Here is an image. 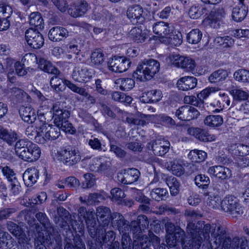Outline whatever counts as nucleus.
Returning a JSON list of instances; mask_svg holds the SVG:
<instances>
[{
	"instance_id": "nucleus-27",
	"label": "nucleus",
	"mask_w": 249,
	"mask_h": 249,
	"mask_svg": "<svg viewBox=\"0 0 249 249\" xmlns=\"http://www.w3.org/2000/svg\"><path fill=\"white\" fill-rule=\"evenodd\" d=\"M218 190L213 187L210 188L208 193L204 194L206 196H208L206 203L210 208H217L220 204L221 205L222 200L218 195Z\"/></svg>"
},
{
	"instance_id": "nucleus-60",
	"label": "nucleus",
	"mask_w": 249,
	"mask_h": 249,
	"mask_svg": "<svg viewBox=\"0 0 249 249\" xmlns=\"http://www.w3.org/2000/svg\"><path fill=\"white\" fill-rule=\"evenodd\" d=\"M36 217L47 230L51 228L49 220L45 213L42 212L37 213L36 214Z\"/></svg>"
},
{
	"instance_id": "nucleus-62",
	"label": "nucleus",
	"mask_w": 249,
	"mask_h": 249,
	"mask_svg": "<svg viewBox=\"0 0 249 249\" xmlns=\"http://www.w3.org/2000/svg\"><path fill=\"white\" fill-rule=\"evenodd\" d=\"M60 128V130L65 131L66 133H69L71 134H73L75 133L76 130L73 127L72 124L70 123L67 119L63 122L62 123L58 125Z\"/></svg>"
},
{
	"instance_id": "nucleus-37",
	"label": "nucleus",
	"mask_w": 249,
	"mask_h": 249,
	"mask_svg": "<svg viewBox=\"0 0 249 249\" xmlns=\"http://www.w3.org/2000/svg\"><path fill=\"white\" fill-rule=\"evenodd\" d=\"M29 19L30 25L36 28L35 30L42 29L44 28L43 19L39 12L32 13Z\"/></svg>"
},
{
	"instance_id": "nucleus-16",
	"label": "nucleus",
	"mask_w": 249,
	"mask_h": 249,
	"mask_svg": "<svg viewBox=\"0 0 249 249\" xmlns=\"http://www.w3.org/2000/svg\"><path fill=\"white\" fill-rule=\"evenodd\" d=\"M90 9L89 4L84 0L75 1L68 10L69 14L73 18L82 17Z\"/></svg>"
},
{
	"instance_id": "nucleus-22",
	"label": "nucleus",
	"mask_w": 249,
	"mask_h": 249,
	"mask_svg": "<svg viewBox=\"0 0 249 249\" xmlns=\"http://www.w3.org/2000/svg\"><path fill=\"white\" fill-rule=\"evenodd\" d=\"M50 112H53V119L56 125H59L62 123L70 116V111L67 109L61 108L58 103H55L53 105Z\"/></svg>"
},
{
	"instance_id": "nucleus-47",
	"label": "nucleus",
	"mask_w": 249,
	"mask_h": 249,
	"mask_svg": "<svg viewBox=\"0 0 249 249\" xmlns=\"http://www.w3.org/2000/svg\"><path fill=\"white\" fill-rule=\"evenodd\" d=\"M169 59L171 63L175 66L178 68H186L187 62L185 58L179 54L172 53L170 55Z\"/></svg>"
},
{
	"instance_id": "nucleus-54",
	"label": "nucleus",
	"mask_w": 249,
	"mask_h": 249,
	"mask_svg": "<svg viewBox=\"0 0 249 249\" xmlns=\"http://www.w3.org/2000/svg\"><path fill=\"white\" fill-rule=\"evenodd\" d=\"M233 77L237 81L249 83V71L245 69H239L234 72Z\"/></svg>"
},
{
	"instance_id": "nucleus-20",
	"label": "nucleus",
	"mask_w": 249,
	"mask_h": 249,
	"mask_svg": "<svg viewBox=\"0 0 249 249\" xmlns=\"http://www.w3.org/2000/svg\"><path fill=\"white\" fill-rule=\"evenodd\" d=\"M149 239L141 242V249H165L164 244H160V238L155 235L152 231H149Z\"/></svg>"
},
{
	"instance_id": "nucleus-45",
	"label": "nucleus",
	"mask_w": 249,
	"mask_h": 249,
	"mask_svg": "<svg viewBox=\"0 0 249 249\" xmlns=\"http://www.w3.org/2000/svg\"><path fill=\"white\" fill-rule=\"evenodd\" d=\"M160 42L166 44L168 43L176 46H179L182 42L181 34L180 33L176 34V32L175 34L172 33V34H170V33L169 36L165 38V40H160Z\"/></svg>"
},
{
	"instance_id": "nucleus-3",
	"label": "nucleus",
	"mask_w": 249,
	"mask_h": 249,
	"mask_svg": "<svg viewBox=\"0 0 249 249\" xmlns=\"http://www.w3.org/2000/svg\"><path fill=\"white\" fill-rule=\"evenodd\" d=\"M15 151L19 158L28 162L37 160L41 154V150L36 144L24 139L16 142Z\"/></svg>"
},
{
	"instance_id": "nucleus-32",
	"label": "nucleus",
	"mask_w": 249,
	"mask_h": 249,
	"mask_svg": "<svg viewBox=\"0 0 249 249\" xmlns=\"http://www.w3.org/2000/svg\"><path fill=\"white\" fill-rule=\"evenodd\" d=\"M129 37L136 43H142L145 41L146 33L140 27H135L130 31Z\"/></svg>"
},
{
	"instance_id": "nucleus-36",
	"label": "nucleus",
	"mask_w": 249,
	"mask_h": 249,
	"mask_svg": "<svg viewBox=\"0 0 249 249\" xmlns=\"http://www.w3.org/2000/svg\"><path fill=\"white\" fill-rule=\"evenodd\" d=\"M71 88L73 92L85 97V102H87L88 104L94 105L96 103V98L89 94L85 88L79 87L76 85H71Z\"/></svg>"
},
{
	"instance_id": "nucleus-57",
	"label": "nucleus",
	"mask_w": 249,
	"mask_h": 249,
	"mask_svg": "<svg viewBox=\"0 0 249 249\" xmlns=\"http://www.w3.org/2000/svg\"><path fill=\"white\" fill-rule=\"evenodd\" d=\"M129 230L132 233L134 236L137 238H139L142 233V231L143 230L142 228L138 224V222L133 220L129 224Z\"/></svg>"
},
{
	"instance_id": "nucleus-46",
	"label": "nucleus",
	"mask_w": 249,
	"mask_h": 249,
	"mask_svg": "<svg viewBox=\"0 0 249 249\" xmlns=\"http://www.w3.org/2000/svg\"><path fill=\"white\" fill-rule=\"evenodd\" d=\"M117 84H120V88L122 90L128 91L131 89L135 85V81L132 78H119L116 81Z\"/></svg>"
},
{
	"instance_id": "nucleus-26",
	"label": "nucleus",
	"mask_w": 249,
	"mask_h": 249,
	"mask_svg": "<svg viewBox=\"0 0 249 249\" xmlns=\"http://www.w3.org/2000/svg\"><path fill=\"white\" fill-rule=\"evenodd\" d=\"M69 36V32L61 26H55L51 28L48 34L49 39L53 42H59Z\"/></svg>"
},
{
	"instance_id": "nucleus-50",
	"label": "nucleus",
	"mask_w": 249,
	"mask_h": 249,
	"mask_svg": "<svg viewBox=\"0 0 249 249\" xmlns=\"http://www.w3.org/2000/svg\"><path fill=\"white\" fill-rule=\"evenodd\" d=\"M103 198L102 196L98 193L90 194L88 196H80L79 199L82 203L88 205H92L99 202Z\"/></svg>"
},
{
	"instance_id": "nucleus-40",
	"label": "nucleus",
	"mask_w": 249,
	"mask_h": 249,
	"mask_svg": "<svg viewBox=\"0 0 249 249\" xmlns=\"http://www.w3.org/2000/svg\"><path fill=\"white\" fill-rule=\"evenodd\" d=\"M36 130L33 126H28L25 131V134L29 139H35L36 142L44 143V139L42 138V133H39V130L36 128Z\"/></svg>"
},
{
	"instance_id": "nucleus-8",
	"label": "nucleus",
	"mask_w": 249,
	"mask_h": 249,
	"mask_svg": "<svg viewBox=\"0 0 249 249\" xmlns=\"http://www.w3.org/2000/svg\"><path fill=\"white\" fill-rule=\"evenodd\" d=\"M57 160L66 166H73L81 160L80 153L78 150L72 147L64 148L57 152Z\"/></svg>"
},
{
	"instance_id": "nucleus-49",
	"label": "nucleus",
	"mask_w": 249,
	"mask_h": 249,
	"mask_svg": "<svg viewBox=\"0 0 249 249\" xmlns=\"http://www.w3.org/2000/svg\"><path fill=\"white\" fill-rule=\"evenodd\" d=\"M165 181L170 189L171 194L177 195L179 192V183L177 178L172 176L168 177L166 178Z\"/></svg>"
},
{
	"instance_id": "nucleus-64",
	"label": "nucleus",
	"mask_w": 249,
	"mask_h": 249,
	"mask_svg": "<svg viewBox=\"0 0 249 249\" xmlns=\"http://www.w3.org/2000/svg\"><path fill=\"white\" fill-rule=\"evenodd\" d=\"M65 249H86L85 245L81 239H78L74 244L67 243Z\"/></svg>"
},
{
	"instance_id": "nucleus-17",
	"label": "nucleus",
	"mask_w": 249,
	"mask_h": 249,
	"mask_svg": "<svg viewBox=\"0 0 249 249\" xmlns=\"http://www.w3.org/2000/svg\"><path fill=\"white\" fill-rule=\"evenodd\" d=\"M96 216L98 222L100 223L99 226H96V228L102 226L106 230V227L108 225L112 218V213L110 209L103 206L97 207L96 211Z\"/></svg>"
},
{
	"instance_id": "nucleus-18",
	"label": "nucleus",
	"mask_w": 249,
	"mask_h": 249,
	"mask_svg": "<svg viewBox=\"0 0 249 249\" xmlns=\"http://www.w3.org/2000/svg\"><path fill=\"white\" fill-rule=\"evenodd\" d=\"M111 225L115 229L118 230L120 233L129 231V222L125 219L124 216L120 213L114 212L112 213Z\"/></svg>"
},
{
	"instance_id": "nucleus-44",
	"label": "nucleus",
	"mask_w": 249,
	"mask_h": 249,
	"mask_svg": "<svg viewBox=\"0 0 249 249\" xmlns=\"http://www.w3.org/2000/svg\"><path fill=\"white\" fill-rule=\"evenodd\" d=\"M150 196L153 199L159 201L165 200L168 196V193L166 189L157 188L151 190Z\"/></svg>"
},
{
	"instance_id": "nucleus-38",
	"label": "nucleus",
	"mask_w": 249,
	"mask_h": 249,
	"mask_svg": "<svg viewBox=\"0 0 249 249\" xmlns=\"http://www.w3.org/2000/svg\"><path fill=\"white\" fill-rule=\"evenodd\" d=\"M7 228L8 230L18 239L22 240L25 239L26 235L24 231L17 224L12 221H8Z\"/></svg>"
},
{
	"instance_id": "nucleus-5",
	"label": "nucleus",
	"mask_w": 249,
	"mask_h": 249,
	"mask_svg": "<svg viewBox=\"0 0 249 249\" xmlns=\"http://www.w3.org/2000/svg\"><path fill=\"white\" fill-rule=\"evenodd\" d=\"M160 69V62L154 59H144L138 65L133 76L140 81L150 80Z\"/></svg>"
},
{
	"instance_id": "nucleus-52",
	"label": "nucleus",
	"mask_w": 249,
	"mask_h": 249,
	"mask_svg": "<svg viewBox=\"0 0 249 249\" xmlns=\"http://www.w3.org/2000/svg\"><path fill=\"white\" fill-rule=\"evenodd\" d=\"M104 54L100 49H96L90 56L91 63L95 66L101 65L104 61Z\"/></svg>"
},
{
	"instance_id": "nucleus-19",
	"label": "nucleus",
	"mask_w": 249,
	"mask_h": 249,
	"mask_svg": "<svg viewBox=\"0 0 249 249\" xmlns=\"http://www.w3.org/2000/svg\"><path fill=\"white\" fill-rule=\"evenodd\" d=\"M188 133L203 142H212L216 139L215 135L210 134L207 131L198 127L189 128L188 129Z\"/></svg>"
},
{
	"instance_id": "nucleus-9",
	"label": "nucleus",
	"mask_w": 249,
	"mask_h": 249,
	"mask_svg": "<svg viewBox=\"0 0 249 249\" xmlns=\"http://www.w3.org/2000/svg\"><path fill=\"white\" fill-rule=\"evenodd\" d=\"M57 160L66 166H73L81 160L80 153L78 150L72 147L64 148L57 152Z\"/></svg>"
},
{
	"instance_id": "nucleus-42",
	"label": "nucleus",
	"mask_w": 249,
	"mask_h": 249,
	"mask_svg": "<svg viewBox=\"0 0 249 249\" xmlns=\"http://www.w3.org/2000/svg\"><path fill=\"white\" fill-rule=\"evenodd\" d=\"M223 122L220 115H209L204 120V124L209 127H215L220 126Z\"/></svg>"
},
{
	"instance_id": "nucleus-33",
	"label": "nucleus",
	"mask_w": 249,
	"mask_h": 249,
	"mask_svg": "<svg viewBox=\"0 0 249 249\" xmlns=\"http://www.w3.org/2000/svg\"><path fill=\"white\" fill-rule=\"evenodd\" d=\"M248 8L247 6L239 5L233 8L232 17L234 20L239 22L243 20L246 17Z\"/></svg>"
},
{
	"instance_id": "nucleus-21",
	"label": "nucleus",
	"mask_w": 249,
	"mask_h": 249,
	"mask_svg": "<svg viewBox=\"0 0 249 249\" xmlns=\"http://www.w3.org/2000/svg\"><path fill=\"white\" fill-rule=\"evenodd\" d=\"M127 16L134 24L142 23L144 20L143 8L139 5L129 7L127 10Z\"/></svg>"
},
{
	"instance_id": "nucleus-14",
	"label": "nucleus",
	"mask_w": 249,
	"mask_h": 249,
	"mask_svg": "<svg viewBox=\"0 0 249 249\" xmlns=\"http://www.w3.org/2000/svg\"><path fill=\"white\" fill-rule=\"evenodd\" d=\"M72 77L78 82H87L92 77V73L85 65L79 64L74 67Z\"/></svg>"
},
{
	"instance_id": "nucleus-30",
	"label": "nucleus",
	"mask_w": 249,
	"mask_h": 249,
	"mask_svg": "<svg viewBox=\"0 0 249 249\" xmlns=\"http://www.w3.org/2000/svg\"><path fill=\"white\" fill-rule=\"evenodd\" d=\"M18 139V135L15 131L4 128L0 125V139L12 145Z\"/></svg>"
},
{
	"instance_id": "nucleus-23",
	"label": "nucleus",
	"mask_w": 249,
	"mask_h": 249,
	"mask_svg": "<svg viewBox=\"0 0 249 249\" xmlns=\"http://www.w3.org/2000/svg\"><path fill=\"white\" fill-rule=\"evenodd\" d=\"M207 172L210 175L221 180L228 179L231 177L232 175L231 171L229 168L220 165L210 167Z\"/></svg>"
},
{
	"instance_id": "nucleus-2",
	"label": "nucleus",
	"mask_w": 249,
	"mask_h": 249,
	"mask_svg": "<svg viewBox=\"0 0 249 249\" xmlns=\"http://www.w3.org/2000/svg\"><path fill=\"white\" fill-rule=\"evenodd\" d=\"M94 235L89 234L92 238L88 243L89 249H119V243H112L115 239V233L112 231H107L102 226L95 229Z\"/></svg>"
},
{
	"instance_id": "nucleus-6",
	"label": "nucleus",
	"mask_w": 249,
	"mask_h": 249,
	"mask_svg": "<svg viewBox=\"0 0 249 249\" xmlns=\"http://www.w3.org/2000/svg\"><path fill=\"white\" fill-rule=\"evenodd\" d=\"M44 114L38 116L36 123V127L42 133V138L44 139V143L47 140L53 141L57 139L60 135V128L58 125H52L47 123Z\"/></svg>"
},
{
	"instance_id": "nucleus-4",
	"label": "nucleus",
	"mask_w": 249,
	"mask_h": 249,
	"mask_svg": "<svg viewBox=\"0 0 249 249\" xmlns=\"http://www.w3.org/2000/svg\"><path fill=\"white\" fill-rule=\"evenodd\" d=\"M78 221L71 219V225L74 230L80 231L84 229V220H85L89 234L94 235L96 233V218L94 212L87 211L84 207H80L78 209Z\"/></svg>"
},
{
	"instance_id": "nucleus-28",
	"label": "nucleus",
	"mask_w": 249,
	"mask_h": 249,
	"mask_svg": "<svg viewBox=\"0 0 249 249\" xmlns=\"http://www.w3.org/2000/svg\"><path fill=\"white\" fill-rule=\"evenodd\" d=\"M39 176V171L35 168H28L23 174V180L26 186L31 187L35 184Z\"/></svg>"
},
{
	"instance_id": "nucleus-43",
	"label": "nucleus",
	"mask_w": 249,
	"mask_h": 249,
	"mask_svg": "<svg viewBox=\"0 0 249 249\" xmlns=\"http://www.w3.org/2000/svg\"><path fill=\"white\" fill-rule=\"evenodd\" d=\"M14 239L7 232L0 233V248L11 249L14 246Z\"/></svg>"
},
{
	"instance_id": "nucleus-1",
	"label": "nucleus",
	"mask_w": 249,
	"mask_h": 249,
	"mask_svg": "<svg viewBox=\"0 0 249 249\" xmlns=\"http://www.w3.org/2000/svg\"><path fill=\"white\" fill-rule=\"evenodd\" d=\"M211 233V237L214 240L213 243L215 247L212 246L213 249H216L220 245L223 239H224L226 231L225 229L219 224H206L204 226L202 230L199 228L193 230L191 231L192 241L191 243L193 249H198L202 241H209L210 238V233Z\"/></svg>"
},
{
	"instance_id": "nucleus-41",
	"label": "nucleus",
	"mask_w": 249,
	"mask_h": 249,
	"mask_svg": "<svg viewBox=\"0 0 249 249\" xmlns=\"http://www.w3.org/2000/svg\"><path fill=\"white\" fill-rule=\"evenodd\" d=\"M188 157L192 162L199 163L205 160L207 157V153L202 150L195 149L189 152Z\"/></svg>"
},
{
	"instance_id": "nucleus-58",
	"label": "nucleus",
	"mask_w": 249,
	"mask_h": 249,
	"mask_svg": "<svg viewBox=\"0 0 249 249\" xmlns=\"http://www.w3.org/2000/svg\"><path fill=\"white\" fill-rule=\"evenodd\" d=\"M230 92L233 98L238 100H246L249 97L248 93L241 89H233Z\"/></svg>"
},
{
	"instance_id": "nucleus-61",
	"label": "nucleus",
	"mask_w": 249,
	"mask_h": 249,
	"mask_svg": "<svg viewBox=\"0 0 249 249\" xmlns=\"http://www.w3.org/2000/svg\"><path fill=\"white\" fill-rule=\"evenodd\" d=\"M18 211L17 207L5 208L0 211V219H5L12 216Z\"/></svg>"
},
{
	"instance_id": "nucleus-24",
	"label": "nucleus",
	"mask_w": 249,
	"mask_h": 249,
	"mask_svg": "<svg viewBox=\"0 0 249 249\" xmlns=\"http://www.w3.org/2000/svg\"><path fill=\"white\" fill-rule=\"evenodd\" d=\"M140 171L136 168L128 169L124 174L118 176V180L124 184H131L137 181L140 176Z\"/></svg>"
},
{
	"instance_id": "nucleus-55",
	"label": "nucleus",
	"mask_w": 249,
	"mask_h": 249,
	"mask_svg": "<svg viewBox=\"0 0 249 249\" xmlns=\"http://www.w3.org/2000/svg\"><path fill=\"white\" fill-rule=\"evenodd\" d=\"M196 184L199 188L207 189L210 183L209 178L204 175H198L195 178Z\"/></svg>"
},
{
	"instance_id": "nucleus-31",
	"label": "nucleus",
	"mask_w": 249,
	"mask_h": 249,
	"mask_svg": "<svg viewBox=\"0 0 249 249\" xmlns=\"http://www.w3.org/2000/svg\"><path fill=\"white\" fill-rule=\"evenodd\" d=\"M19 114L22 119L28 124L36 122V115L35 109L30 107H21L19 109Z\"/></svg>"
},
{
	"instance_id": "nucleus-51",
	"label": "nucleus",
	"mask_w": 249,
	"mask_h": 249,
	"mask_svg": "<svg viewBox=\"0 0 249 249\" xmlns=\"http://www.w3.org/2000/svg\"><path fill=\"white\" fill-rule=\"evenodd\" d=\"M231 148L234 154L241 157L249 154V147L244 144H233L231 146Z\"/></svg>"
},
{
	"instance_id": "nucleus-10",
	"label": "nucleus",
	"mask_w": 249,
	"mask_h": 249,
	"mask_svg": "<svg viewBox=\"0 0 249 249\" xmlns=\"http://www.w3.org/2000/svg\"><path fill=\"white\" fill-rule=\"evenodd\" d=\"M221 209L225 212L235 215L243 213V211L240 206L238 200L232 196H226L221 201Z\"/></svg>"
},
{
	"instance_id": "nucleus-7",
	"label": "nucleus",
	"mask_w": 249,
	"mask_h": 249,
	"mask_svg": "<svg viewBox=\"0 0 249 249\" xmlns=\"http://www.w3.org/2000/svg\"><path fill=\"white\" fill-rule=\"evenodd\" d=\"M166 235L165 241L170 248L174 247L178 242H181L183 249H186V246L183 240L185 232L179 227L175 226L172 223L167 222L165 224Z\"/></svg>"
},
{
	"instance_id": "nucleus-59",
	"label": "nucleus",
	"mask_w": 249,
	"mask_h": 249,
	"mask_svg": "<svg viewBox=\"0 0 249 249\" xmlns=\"http://www.w3.org/2000/svg\"><path fill=\"white\" fill-rule=\"evenodd\" d=\"M111 200L113 201H121L125 197L124 192L119 188H114L110 191Z\"/></svg>"
},
{
	"instance_id": "nucleus-39",
	"label": "nucleus",
	"mask_w": 249,
	"mask_h": 249,
	"mask_svg": "<svg viewBox=\"0 0 249 249\" xmlns=\"http://www.w3.org/2000/svg\"><path fill=\"white\" fill-rule=\"evenodd\" d=\"M165 167L172 173L177 176H180L184 173L185 169L183 166L175 161L166 162L164 164Z\"/></svg>"
},
{
	"instance_id": "nucleus-53",
	"label": "nucleus",
	"mask_w": 249,
	"mask_h": 249,
	"mask_svg": "<svg viewBox=\"0 0 249 249\" xmlns=\"http://www.w3.org/2000/svg\"><path fill=\"white\" fill-rule=\"evenodd\" d=\"M240 240L235 237L231 240L230 237L224 239L221 249H239Z\"/></svg>"
},
{
	"instance_id": "nucleus-13",
	"label": "nucleus",
	"mask_w": 249,
	"mask_h": 249,
	"mask_svg": "<svg viewBox=\"0 0 249 249\" xmlns=\"http://www.w3.org/2000/svg\"><path fill=\"white\" fill-rule=\"evenodd\" d=\"M25 36L28 44L34 49H39L44 44V40L42 35L32 28L26 30Z\"/></svg>"
},
{
	"instance_id": "nucleus-25",
	"label": "nucleus",
	"mask_w": 249,
	"mask_h": 249,
	"mask_svg": "<svg viewBox=\"0 0 249 249\" xmlns=\"http://www.w3.org/2000/svg\"><path fill=\"white\" fill-rule=\"evenodd\" d=\"M50 85L52 88L58 93L65 90L66 86L71 89V85H76L70 80H64L59 77L57 75H54L51 78Z\"/></svg>"
},
{
	"instance_id": "nucleus-15",
	"label": "nucleus",
	"mask_w": 249,
	"mask_h": 249,
	"mask_svg": "<svg viewBox=\"0 0 249 249\" xmlns=\"http://www.w3.org/2000/svg\"><path fill=\"white\" fill-rule=\"evenodd\" d=\"M170 142L164 139H157L148 143V148L151 149L154 155L162 156L168 152Z\"/></svg>"
},
{
	"instance_id": "nucleus-35",
	"label": "nucleus",
	"mask_w": 249,
	"mask_h": 249,
	"mask_svg": "<svg viewBox=\"0 0 249 249\" xmlns=\"http://www.w3.org/2000/svg\"><path fill=\"white\" fill-rule=\"evenodd\" d=\"M38 61L39 68L45 72L54 75H58L60 73L59 71L50 61L42 58H40Z\"/></svg>"
},
{
	"instance_id": "nucleus-63",
	"label": "nucleus",
	"mask_w": 249,
	"mask_h": 249,
	"mask_svg": "<svg viewBox=\"0 0 249 249\" xmlns=\"http://www.w3.org/2000/svg\"><path fill=\"white\" fill-rule=\"evenodd\" d=\"M129 231L122 232V248L121 249H131V238L128 234Z\"/></svg>"
},
{
	"instance_id": "nucleus-48",
	"label": "nucleus",
	"mask_w": 249,
	"mask_h": 249,
	"mask_svg": "<svg viewBox=\"0 0 249 249\" xmlns=\"http://www.w3.org/2000/svg\"><path fill=\"white\" fill-rule=\"evenodd\" d=\"M228 76L227 72L224 70H219L213 72L209 77V80L214 83L224 80Z\"/></svg>"
},
{
	"instance_id": "nucleus-29",
	"label": "nucleus",
	"mask_w": 249,
	"mask_h": 249,
	"mask_svg": "<svg viewBox=\"0 0 249 249\" xmlns=\"http://www.w3.org/2000/svg\"><path fill=\"white\" fill-rule=\"evenodd\" d=\"M154 33L160 36V40H165L170 33V30L169 24L163 21L155 23L153 26Z\"/></svg>"
},
{
	"instance_id": "nucleus-12",
	"label": "nucleus",
	"mask_w": 249,
	"mask_h": 249,
	"mask_svg": "<svg viewBox=\"0 0 249 249\" xmlns=\"http://www.w3.org/2000/svg\"><path fill=\"white\" fill-rule=\"evenodd\" d=\"M225 12L222 7H218L213 10L204 22L213 28H218L223 23Z\"/></svg>"
},
{
	"instance_id": "nucleus-11",
	"label": "nucleus",
	"mask_w": 249,
	"mask_h": 249,
	"mask_svg": "<svg viewBox=\"0 0 249 249\" xmlns=\"http://www.w3.org/2000/svg\"><path fill=\"white\" fill-rule=\"evenodd\" d=\"M130 64L129 60L125 57L115 56L109 59L107 62V66L110 71L121 73L126 71Z\"/></svg>"
},
{
	"instance_id": "nucleus-56",
	"label": "nucleus",
	"mask_w": 249,
	"mask_h": 249,
	"mask_svg": "<svg viewBox=\"0 0 249 249\" xmlns=\"http://www.w3.org/2000/svg\"><path fill=\"white\" fill-rule=\"evenodd\" d=\"M202 34L199 29H193L188 34V42L192 44H197L201 38Z\"/></svg>"
},
{
	"instance_id": "nucleus-34",
	"label": "nucleus",
	"mask_w": 249,
	"mask_h": 249,
	"mask_svg": "<svg viewBox=\"0 0 249 249\" xmlns=\"http://www.w3.org/2000/svg\"><path fill=\"white\" fill-rule=\"evenodd\" d=\"M110 166L109 161L102 160L100 159H95L92 160V163L90 165V169L93 172L102 173L109 168Z\"/></svg>"
}]
</instances>
